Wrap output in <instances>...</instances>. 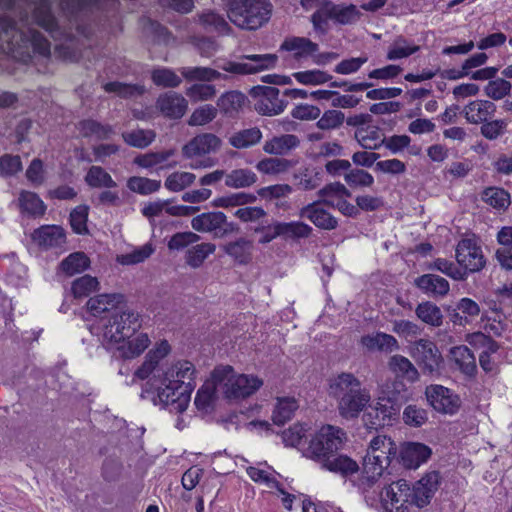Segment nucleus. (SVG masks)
Here are the masks:
<instances>
[{
    "mask_svg": "<svg viewBox=\"0 0 512 512\" xmlns=\"http://www.w3.org/2000/svg\"><path fill=\"white\" fill-rule=\"evenodd\" d=\"M52 1L0 0V40L7 43L9 51L29 44L34 53L50 55V42L32 24L43 28L54 39L68 35L52 12Z\"/></svg>",
    "mask_w": 512,
    "mask_h": 512,
    "instance_id": "obj_1",
    "label": "nucleus"
},
{
    "mask_svg": "<svg viewBox=\"0 0 512 512\" xmlns=\"http://www.w3.org/2000/svg\"><path fill=\"white\" fill-rule=\"evenodd\" d=\"M328 393L336 401L339 415L347 420L357 418L371 400L369 391L350 372L331 376L328 380Z\"/></svg>",
    "mask_w": 512,
    "mask_h": 512,
    "instance_id": "obj_2",
    "label": "nucleus"
},
{
    "mask_svg": "<svg viewBox=\"0 0 512 512\" xmlns=\"http://www.w3.org/2000/svg\"><path fill=\"white\" fill-rule=\"evenodd\" d=\"M300 3L305 10L315 9L311 15V23L314 30L321 35L328 33L329 21L343 26L354 25L362 16L354 4H337L332 0H301Z\"/></svg>",
    "mask_w": 512,
    "mask_h": 512,
    "instance_id": "obj_3",
    "label": "nucleus"
},
{
    "mask_svg": "<svg viewBox=\"0 0 512 512\" xmlns=\"http://www.w3.org/2000/svg\"><path fill=\"white\" fill-rule=\"evenodd\" d=\"M193 386L178 385L174 379L162 374H154L142 388L141 398L149 399L155 405L170 407L172 411L181 413L188 407Z\"/></svg>",
    "mask_w": 512,
    "mask_h": 512,
    "instance_id": "obj_4",
    "label": "nucleus"
},
{
    "mask_svg": "<svg viewBox=\"0 0 512 512\" xmlns=\"http://www.w3.org/2000/svg\"><path fill=\"white\" fill-rule=\"evenodd\" d=\"M269 0H226V16L237 27L256 30L271 18Z\"/></svg>",
    "mask_w": 512,
    "mask_h": 512,
    "instance_id": "obj_5",
    "label": "nucleus"
},
{
    "mask_svg": "<svg viewBox=\"0 0 512 512\" xmlns=\"http://www.w3.org/2000/svg\"><path fill=\"white\" fill-rule=\"evenodd\" d=\"M345 440L346 433L343 429L325 425L311 437L308 446L303 449V455L321 463L342 449Z\"/></svg>",
    "mask_w": 512,
    "mask_h": 512,
    "instance_id": "obj_6",
    "label": "nucleus"
},
{
    "mask_svg": "<svg viewBox=\"0 0 512 512\" xmlns=\"http://www.w3.org/2000/svg\"><path fill=\"white\" fill-rule=\"evenodd\" d=\"M141 327L140 315L132 310L114 313L104 326L103 338L109 344H120Z\"/></svg>",
    "mask_w": 512,
    "mask_h": 512,
    "instance_id": "obj_7",
    "label": "nucleus"
},
{
    "mask_svg": "<svg viewBox=\"0 0 512 512\" xmlns=\"http://www.w3.org/2000/svg\"><path fill=\"white\" fill-rule=\"evenodd\" d=\"M117 4V0H61L60 8L63 14L74 22L76 30L86 35L79 20L93 11L114 9Z\"/></svg>",
    "mask_w": 512,
    "mask_h": 512,
    "instance_id": "obj_8",
    "label": "nucleus"
},
{
    "mask_svg": "<svg viewBox=\"0 0 512 512\" xmlns=\"http://www.w3.org/2000/svg\"><path fill=\"white\" fill-rule=\"evenodd\" d=\"M224 389V368L216 367L211 378L198 390L195 397V406L204 414L212 413L216 407L219 392Z\"/></svg>",
    "mask_w": 512,
    "mask_h": 512,
    "instance_id": "obj_9",
    "label": "nucleus"
},
{
    "mask_svg": "<svg viewBox=\"0 0 512 512\" xmlns=\"http://www.w3.org/2000/svg\"><path fill=\"white\" fill-rule=\"evenodd\" d=\"M397 454L398 448L396 443L390 437L378 435L370 441L363 464L368 465V463H371L372 466H376V468L384 471L391 464L392 460L396 459Z\"/></svg>",
    "mask_w": 512,
    "mask_h": 512,
    "instance_id": "obj_10",
    "label": "nucleus"
},
{
    "mask_svg": "<svg viewBox=\"0 0 512 512\" xmlns=\"http://www.w3.org/2000/svg\"><path fill=\"white\" fill-rule=\"evenodd\" d=\"M440 481L439 472L430 471L425 473L412 487L409 486V504L418 508L428 506L439 488Z\"/></svg>",
    "mask_w": 512,
    "mask_h": 512,
    "instance_id": "obj_11",
    "label": "nucleus"
},
{
    "mask_svg": "<svg viewBox=\"0 0 512 512\" xmlns=\"http://www.w3.org/2000/svg\"><path fill=\"white\" fill-rule=\"evenodd\" d=\"M233 372V368L226 365V400L246 398L263 385V381L255 376L234 375Z\"/></svg>",
    "mask_w": 512,
    "mask_h": 512,
    "instance_id": "obj_12",
    "label": "nucleus"
},
{
    "mask_svg": "<svg viewBox=\"0 0 512 512\" xmlns=\"http://www.w3.org/2000/svg\"><path fill=\"white\" fill-rule=\"evenodd\" d=\"M455 253L456 261L466 275L479 272L485 266L482 249L472 239L465 238L459 241Z\"/></svg>",
    "mask_w": 512,
    "mask_h": 512,
    "instance_id": "obj_13",
    "label": "nucleus"
},
{
    "mask_svg": "<svg viewBox=\"0 0 512 512\" xmlns=\"http://www.w3.org/2000/svg\"><path fill=\"white\" fill-rule=\"evenodd\" d=\"M409 484L405 479H400L384 486L379 495L384 508L389 512H408Z\"/></svg>",
    "mask_w": 512,
    "mask_h": 512,
    "instance_id": "obj_14",
    "label": "nucleus"
},
{
    "mask_svg": "<svg viewBox=\"0 0 512 512\" xmlns=\"http://www.w3.org/2000/svg\"><path fill=\"white\" fill-rule=\"evenodd\" d=\"M279 89L269 86H255L251 89L253 96L260 99L255 103V110L266 116H274L282 113L288 102L279 98Z\"/></svg>",
    "mask_w": 512,
    "mask_h": 512,
    "instance_id": "obj_15",
    "label": "nucleus"
},
{
    "mask_svg": "<svg viewBox=\"0 0 512 512\" xmlns=\"http://www.w3.org/2000/svg\"><path fill=\"white\" fill-rule=\"evenodd\" d=\"M425 395L429 404L440 413L452 415L461 406L460 397L442 385L427 386Z\"/></svg>",
    "mask_w": 512,
    "mask_h": 512,
    "instance_id": "obj_16",
    "label": "nucleus"
},
{
    "mask_svg": "<svg viewBox=\"0 0 512 512\" xmlns=\"http://www.w3.org/2000/svg\"><path fill=\"white\" fill-rule=\"evenodd\" d=\"M399 416L400 409L392 403L382 401V396L380 395L375 406L364 414L363 421L369 429L377 430L392 425L394 421L399 419Z\"/></svg>",
    "mask_w": 512,
    "mask_h": 512,
    "instance_id": "obj_17",
    "label": "nucleus"
},
{
    "mask_svg": "<svg viewBox=\"0 0 512 512\" xmlns=\"http://www.w3.org/2000/svg\"><path fill=\"white\" fill-rule=\"evenodd\" d=\"M412 356L421 366L423 373L433 374L434 372H438L442 357L438 348L432 341L428 339L416 341Z\"/></svg>",
    "mask_w": 512,
    "mask_h": 512,
    "instance_id": "obj_18",
    "label": "nucleus"
},
{
    "mask_svg": "<svg viewBox=\"0 0 512 512\" xmlns=\"http://www.w3.org/2000/svg\"><path fill=\"white\" fill-rule=\"evenodd\" d=\"M31 237L43 250L62 248L66 244L65 230L58 225H43L35 229Z\"/></svg>",
    "mask_w": 512,
    "mask_h": 512,
    "instance_id": "obj_19",
    "label": "nucleus"
},
{
    "mask_svg": "<svg viewBox=\"0 0 512 512\" xmlns=\"http://www.w3.org/2000/svg\"><path fill=\"white\" fill-rule=\"evenodd\" d=\"M432 454L431 449L422 443H405L399 451V459L402 465L408 469H416L427 462Z\"/></svg>",
    "mask_w": 512,
    "mask_h": 512,
    "instance_id": "obj_20",
    "label": "nucleus"
},
{
    "mask_svg": "<svg viewBox=\"0 0 512 512\" xmlns=\"http://www.w3.org/2000/svg\"><path fill=\"white\" fill-rule=\"evenodd\" d=\"M244 58L253 61L255 65L228 62L226 63V72L240 75L252 74L260 70L273 67L277 61V56L274 54L246 55Z\"/></svg>",
    "mask_w": 512,
    "mask_h": 512,
    "instance_id": "obj_21",
    "label": "nucleus"
},
{
    "mask_svg": "<svg viewBox=\"0 0 512 512\" xmlns=\"http://www.w3.org/2000/svg\"><path fill=\"white\" fill-rule=\"evenodd\" d=\"M299 216L310 220L317 228L322 230H334L338 227V220L322 208L319 201L302 207Z\"/></svg>",
    "mask_w": 512,
    "mask_h": 512,
    "instance_id": "obj_22",
    "label": "nucleus"
},
{
    "mask_svg": "<svg viewBox=\"0 0 512 512\" xmlns=\"http://www.w3.org/2000/svg\"><path fill=\"white\" fill-rule=\"evenodd\" d=\"M187 105L186 99L174 91L161 94L156 101L160 112L171 119L181 118L187 110Z\"/></svg>",
    "mask_w": 512,
    "mask_h": 512,
    "instance_id": "obj_23",
    "label": "nucleus"
},
{
    "mask_svg": "<svg viewBox=\"0 0 512 512\" xmlns=\"http://www.w3.org/2000/svg\"><path fill=\"white\" fill-rule=\"evenodd\" d=\"M414 285L423 293L432 297H444L449 293V282L436 274L427 273L417 277Z\"/></svg>",
    "mask_w": 512,
    "mask_h": 512,
    "instance_id": "obj_24",
    "label": "nucleus"
},
{
    "mask_svg": "<svg viewBox=\"0 0 512 512\" xmlns=\"http://www.w3.org/2000/svg\"><path fill=\"white\" fill-rule=\"evenodd\" d=\"M280 50L293 52V57L300 60L313 56L319 50V46L309 38L292 36L282 42Z\"/></svg>",
    "mask_w": 512,
    "mask_h": 512,
    "instance_id": "obj_25",
    "label": "nucleus"
},
{
    "mask_svg": "<svg viewBox=\"0 0 512 512\" xmlns=\"http://www.w3.org/2000/svg\"><path fill=\"white\" fill-rule=\"evenodd\" d=\"M220 145V140L213 134H201L194 137L182 149L187 158L210 153Z\"/></svg>",
    "mask_w": 512,
    "mask_h": 512,
    "instance_id": "obj_26",
    "label": "nucleus"
},
{
    "mask_svg": "<svg viewBox=\"0 0 512 512\" xmlns=\"http://www.w3.org/2000/svg\"><path fill=\"white\" fill-rule=\"evenodd\" d=\"M300 145L298 136L294 134H282L273 136L265 141L263 151L270 155L285 156Z\"/></svg>",
    "mask_w": 512,
    "mask_h": 512,
    "instance_id": "obj_27",
    "label": "nucleus"
},
{
    "mask_svg": "<svg viewBox=\"0 0 512 512\" xmlns=\"http://www.w3.org/2000/svg\"><path fill=\"white\" fill-rule=\"evenodd\" d=\"M381 396L382 401L392 403L401 410L402 406L410 399L411 393L402 380L394 379L384 385Z\"/></svg>",
    "mask_w": 512,
    "mask_h": 512,
    "instance_id": "obj_28",
    "label": "nucleus"
},
{
    "mask_svg": "<svg viewBox=\"0 0 512 512\" xmlns=\"http://www.w3.org/2000/svg\"><path fill=\"white\" fill-rule=\"evenodd\" d=\"M319 464L323 469L329 470L333 473H338L343 477L353 475L359 470V466L356 461L347 455L337 454V452Z\"/></svg>",
    "mask_w": 512,
    "mask_h": 512,
    "instance_id": "obj_29",
    "label": "nucleus"
},
{
    "mask_svg": "<svg viewBox=\"0 0 512 512\" xmlns=\"http://www.w3.org/2000/svg\"><path fill=\"white\" fill-rule=\"evenodd\" d=\"M195 367L190 361H178L171 365L167 370L162 372L165 377L174 379V383L178 385L195 386Z\"/></svg>",
    "mask_w": 512,
    "mask_h": 512,
    "instance_id": "obj_30",
    "label": "nucleus"
},
{
    "mask_svg": "<svg viewBox=\"0 0 512 512\" xmlns=\"http://www.w3.org/2000/svg\"><path fill=\"white\" fill-rule=\"evenodd\" d=\"M275 229L276 235L294 241L309 238L313 232L310 225L301 221L275 222Z\"/></svg>",
    "mask_w": 512,
    "mask_h": 512,
    "instance_id": "obj_31",
    "label": "nucleus"
},
{
    "mask_svg": "<svg viewBox=\"0 0 512 512\" xmlns=\"http://www.w3.org/2000/svg\"><path fill=\"white\" fill-rule=\"evenodd\" d=\"M495 110L496 106L493 102L488 100H476L465 106L464 113L468 122L478 124L486 122Z\"/></svg>",
    "mask_w": 512,
    "mask_h": 512,
    "instance_id": "obj_32",
    "label": "nucleus"
},
{
    "mask_svg": "<svg viewBox=\"0 0 512 512\" xmlns=\"http://www.w3.org/2000/svg\"><path fill=\"white\" fill-rule=\"evenodd\" d=\"M117 347L119 356L124 359H132L143 353L150 344L146 333H139L133 338H126Z\"/></svg>",
    "mask_w": 512,
    "mask_h": 512,
    "instance_id": "obj_33",
    "label": "nucleus"
},
{
    "mask_svg": "<svg viewBox=\"0 0 512 512\" xmlns=\"http://www.w3.org/2000/svg\"><path fill=\"white\" fill-rule=\"evenodd\" d=\"M389 369L396 375V379L403 378L409 382H416L419 379V372L413 363L406 357L396 354L390 357Z\"/></svg>",
    "mask_w": 512,
    "mask_h": 512,
    "instance_id": "obj_34",
    "label": "nucleus"
},
{
    "mask_svg": "<svg viewBox=\"0 0 512 512\" xmlns=\"http://www.w3.org/2000/svg\"><path fill=\"white\" fill-rule=\"evenodd\" d=\"M224 224V213L209 212L203 213L192 219V228L200 232H215L216 235L222 232Z\"/></svg>",
    "mask_w": 512,
    "mask_h": 512,
    "instance_id": "obj_35",
    "label": "nucleus"
},
{
    "mask_svg": "<svg viewBox=\"0 0 512 512\" xmlns=\"http://www.w3.org/2000/svg\"><path fill=\"white\" fill-rule=\"evenodd\" d=\"M90 259L84 252H73L65 257L59 264L58 270L66 276H73L87 270Z\"/></svg>",
    "mask_w": 512,
    "mask_h": 512,
    "instance_id": "obj_36",
    "label": "nucleus"
},
{
    "mask_svg": "<svg viewBox=\"0 0 512 512\" xmlns=\"http://www.w3.org/2000/svg\"><path fill=\"white\" fill-rule=\"evenodd\" d=\"M451 358L457 367L466 375L473 376L476 373V358L471 350L465 346H455L450 350Z\"/></svg>",
    "mask_w": 512,
    "mask_h": 512,
    "instance_id": "obj_37",
    "label": "nucleus"
},
{
    "mask_svg": "<svg viewBox=\"0 0 512 512\" xmlns=\"http://www.w3.org/2000/svg\"><path fill=\"white\" fill-rule=\"evenodd\" d=\"M122 300L123 296L120 294H100L91 297L87 301L86 307L93 316H100L115 308Z\"/></svg>",
    "mask_w": 512,
    "mask_h": 512,
    "instance_id": "obj_38",
    "label": "nucleus"
},
{
    "mask_svg": "<svg viewBox=\"0 0 512 512\" xmlns=\"http://www.w3.org/2000/svg\"><path fill=\"white\" fill-rule=\"evenodd\" d=\"M361 343L369 350L392 352L399 349V344L396 338L383 332H378L375 335L363 336Z\"/></svg>",
    "mask_w": 512,
    "mask_h": 512,
    "instance_id": "obj_39",
    "label": "nucleus"
},
{
    "mask_svg": "<svg viewBox=\"0 0 512 512\" xmlns=\"http://www.w3.org/2000/svg\"><path fill=\"white\" fill-rule=\"evenodd\" d=\"M354 138L366 150H376L383 146L380 128L367 125L355 130Z\"/></svg>",
    "mask_w": 512,
    "mask_h": 512,
    "instance_id": "obj_40",
    "label": "nucleus"
},
{
    "mask_svg": "<svg viewBox=\"0 0 512 512\" xmlns=\"http://www.w3.org/2000/svg\"><path fill=\"white\" fill-rule=\"evenodd\" d=\"M78 130L83 137L95 136L98 140H108L115 133L111 125L102 124L93 119L80 121Z\"/></svg>",
    "mask_w": 512,
    "mask_h": 512,
    "instance_id": "obj_41",
    "label": "nucleus"
},
{
    "mask_svg": "<svg viewBox=\"0 0 512 512\" xmlns=\"http://www.w3.org/2000/svg\"><path fill=\"white\" fill-rule=\"evenodd\" d=\"M262 132L258 127L242 129L229 138V143L236 149H247L261 142Z\"/></svg>",
    "mask_w": 512,
    "mask_h": 512,
    "instance_id": "obj_42",
    "label": "nucleus"
},
{
    "mask_svg": "<svg viewBox=\"0 0 512 512\" xmlns=\"http://www.w3.org/2000/svg\"><path fill=\"white\" fill-rule=\"evenodd\" d=\"M299 404L294 397H279L272 413V420L276 425H283L291 420Z\"/></svg>",
    "mask_w": 512,
    "mask_h": 512,
    "instance_id": "obj_43",
    "label": "nucleus"
},
{
    "mask_svg": "<svg viewBox=\"0 0 512 512\" xmlns=\"http://www.w3.org/2000/svg\"><path fill=\"white\" fill-rule=\"evenodd\" d=\"M415 314L418 319L429 326L440 327L443 324L444 316L441 309L431 301L419 303Z\"/></svg>",
    "mask_w": 512,
    "mask_h": 512,
    "instance_id": "obj_44",
    "label": "nucleus"
},
{
    "mask_svg": "<svg viewBox=\"0 0 512 512\" xmlns=\"http://www.w3.org/2000/svg\"><path fill=\"white\" fill-rule=\"evenodd\" d=\"M85 182L93 188H116L117 183L101 166H91L85 176Z\"/></svg>",
    "mask_w": 512,
    "mask_h": 512,
    "instance_id": "obj_45",
    "label": "nucleus"
},
{
    "mask_svg": "<svg viewBox=\"0 0 512 512\" xmlns=\"http://www.w3.org/2000/svg\"><path fill=\"white\" fill-rule=\"evenodd\" d=\"M294 165L295 162L292 160L280 157H270L260 160L256 165V169L263 174L275 175L288 171Z\"/></svg>",
    "mask_w": 512,
    "mask_h": 512,
    "instance_id": "obj_46",
    "label": "nucleus"
},
{
    "mask_svg": "<svg viewBox=\"0 0 512 512\" xmlns=\"http://www.w3.org/2000/svg\"><path fill=\"white\" fill-rule=\"evenodd\" d=\"M19 206L22 212L38 217L45 213L46 206L36 193L22 191L19 196Z\"/></svg>",
    "mask_w": 512,
    "mask_h": 512,
    "instance_id": "obj_47",
    "label": "nucleus"
},
{
    "mask_svg": "<svg viewBox=\"0 0 512 512\" xmlns=\"http://www.w3.org/2000/svg\"><path fill=\"white\" fill-rule=\"evenodd\" d=\"M419 49L418 45L411 43L403 36H398L389 46L386 57L391 61L407 58Z\"/></svg>",
    "mask_w": 512,
    "mask_h": 512,
    "instance_id": "obj_48",
    "label": "nucleus"
},
{
    "mask_svg": "<svg viewBox=\"0 0 512 512\" xmlns=\"http://www.w3.org/2000/svg\"><path fill=\"white\" fill-rule=\"evenodd\" d=\"M99 289V281L91 275L75 279L71 284V292L75 299H83Z\"/></svg>",
    "mask_w": 512,
    "mask_h": 512,
    "instance_id": "obj_49",
    "label": "nucleus"
},
{
    "mask_svg": "<svg viewBox=\"0 0 512 512\" xmlns=\"http://www.w3.org/2000/svg\"><path fill=\"white\" fill-rule=\"evenodd\" d=\"M161 187L160 180L149 179L141 176H132L127 180V188L140 195H149L157 192Z\"/></svg>",
    "mask_w": 512,
    "mask_h": 512,
    "instance_id": "obj_50",
    "label": "nucleus"
},
{
    "mask_svg": "<svg viewBox=\"0 0 512 512\" xmlns=\"http://www.w3.org/2000/svg\"><path fill=\"white\" fill-rule=\"evenodd\" d=\"M482 199L495 209H507L511 203L510 194L503 188L488 187L484 190Z\"/></svg>",
    "mask_w": 512,
    "mask_h": 512,
    "instance_id": "obj_51",
    "label": "nucleus"
},
{
    "mask_svg": "<svg viewBox=\"0 0 512 512\" xmlns=\"http://www.w3.org/2000/svg\"><path fill=\"white\" fill-rule=\"evenodd\" d=\"M155 137L156 134L153 130L137 129L122 133V138L126 144L139 149L148 147Z\"/></svg>",
    "mask_w": 512,
    "mask_h": 512,
    "instance_id": "obj_52",
    "label": "nucleus"
},
{
    "mask_svg": "<svg viewBox=\"0 0 512 512\" xmlns=\"http://www.w3.org/2000/svg\"><path fill=\"white\" fill-rule=\"evenodd\" d=\"M382 474L383 471L376 468V466H372L371 463L363 464V471L357 483L358 488L363 494L367 495L376 486Z\"/></svg>",
    "mask_w": 512,
    "mask_h": 512,
    "instance_id": "obj_53",
    "label": "nucleus"
},
{
    "mask_svg": "<svg viewBox=\"0 0 512 512\" xmlns=\"http://www.w3.org/2000/svg\"><path fill=\"white\" fill-rule=\"evenodd\" d=\"M252 242L240 239L226 246V253L229 254L237 263L247 264L252 256Z\"/></svg>",
    "mask_w": 512,
    "mask_h": 512,
    "instance_id": "obj_54",
    "label": "nucleus"
},
{
    "mask_svg": "<svg viewBox=\"0 0 512 512\" xmlns=\"http://www.w3.org/2000/svg\"><path fill=\"white\" fill-rule=\"evenodd\" d=\"M215 250V246L210 243H201L193 246L188 249L186 252V263L193 267L198 268L202 265L204 260L213 253Z\"/></svg>",
    "mask_w": 512,
    "mask_h": 512,
    "instance_id": "obj_55",
    "label": "nucleus"
},
{
    "mask_svg": "<svg viewBox=\"0 0 512 512\" xmlns=\"http://www.w3.org/2000/svg\"><path fill=\"white\" fill-rule=\"evenodd\" d=\"M104 90L108 93H115L122 98L137 97L145 92V88L142 85L125 84L118 81L106 83Z\"/></svg>",
    "mask_w": 512,
    "mask_h": 512,
    "instance_id": "obj_56",
    "label": "nucleus"
},
{
    "mask_svg": "<svg viewBox=\"0 0 512 512\" xmlns=\"http://www.w3.org/2000/svg\"><path fill=\"white\" fill-rule=\"evenodd\" d=\"M181 75L187 81H212L220 77V73L208 67H182Z\"/></svg>",
    "mask_w": 512,
    "mask_h": 512,
    "instance_id": "obj_57",
    "label": "nucleus"
},
{
    "mask_svg": "<svg viewBox=\"0 0 512 512\" xmlns=\"http://www.w3.org/2000/svg\"><path fill=\"white\" fill-rule=\"evenodd\" d=\"M428 270H437L454 280H465L466 273L453 262L444 258H437L427 265Z\"/></svg>",
    "mask_w": 512,
    "mask_h": 512,
    "instance_id": "obj_58",
    "label": "nucleus"
},
{
    "mask_svg": "<svg viewBox=\"0 0 512 512\" xmlns=\"http://www.w3.org/2000/svg\"><path fill=\"white\" fill-rule=\"evenodd\" d=\"M175 154V150L169 149L160 152H149L138 155L134 158V164L142 168H152L168 160Z\"/></svg>",
    "mask_w": 512,
    "mask_h": 512,
    "instance_id": "obj_59",
    "label": "nucleus"
},
{
    "mask_svg": "<svg viewBox=\"0 0 512 512\" xmlns=\"http://www.w3.org/2000/svg\"><path fill=\"white\" fill-rule=\"evenodd\" d=\"M248 103L244 93L237 90L226 92V116H237L243 112Z\"/></svg>",
    "mask_w": 512,
    "mask_h": 512,
    "instance_id": "obj_60",
    "label": "nucleus"
},
{
    "mask_svg": "<svg viewBox=\"0 0 512 512\" xmlns=\"http://www.w3.org/2000/svg\"><path fill=\"white\" fill-rule=\"evenodd\" d=\"M151 78L155 85L166 88H176L182 83V79L168 68L154 69Z\"/></svg>",
    "mask_w": 512,
    "mask_h": 512,
    "instance_id": "obj_61",
    "label": "nucleus"
},
{
    "mask_svg": "<svg viewBox=\"0 0 512 512\" xmlns=\"http://www.w3.org/2000/svg\"><path fill=\"white\" fill-rule=\"evenodd\" d=\"M256 174L248 169H236L226 175V185L235 188L251 186L256 182Z\"/></svg>",
    "mask_w": 512,
    "mask_h": 512,
    "instance_id": "obj_62",
    "label": "nucleus"
},
{
    "mask_svg": "<svg viewBox=\"0 0 512 512\" xmlns=\"http://www.w3.org/2000/svg\"><path fill=\"white\" fill-rule=\"evenodd\" d=\"M293 77L303 85H321L332 80V75L318 69L296 72Z\"/></svg>",
    "mask_w": 512,
    "mask_h": 512,
    "instance_id": "obj_63",
    "label": "nucleus"
},
{
    "mask_svg": "<svg viewBox=\"0 0 512 512\" xmlns=\"http://www.w3.org/2000/svg\"><path fill=\"white\" fill-rule=\"evenodd\" d=\"M196 176L190 172H174L165 180V187L172 192H179L190 186Z\"/></svg>",
    "mask_w": 512,
    "mask_h": 512,
    "instance_id": "obj_64",
    "label": "nucleus"
}]
</instances>
